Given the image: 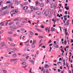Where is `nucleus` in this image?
I'll return each instance as SVG.
<instances>
[{
	"label": "nucleus",
	"instance_id": "1",
	"mask_svg": "<svg viewBox=\"0 0 73 73\" xmlns=\"http://www.w3.org/2000/svg\"><path fill=\"white\" fill-rule=\"evenodd\" d=\"M31 12H34L35 11V7H33V6H31Z\"/></svg>",
	"mask_w": 73,
	"mask_h": 73
},
{
	"label": "nucleus",
	"instance_id": "2",
	"mask_svg": "<svg viewBox=\"0 0 73 73\" xmlns=\"http://www.w3.org/2000/svg\"><path fill=\"white\" fill-rule=\"evenodd\" d=\"M11 12H14L13 13V14H16V13H17V10H14L13 11H11Z\"/></svg>",
	"mask_w": 73,
	"mask_h": 73
},
{
	"label": "nucleus",
	"instance_id": "3",
	"mask_svg": "<svg viewBox=\"0 0 73 73\" xmlns=\"http://www.w3.org/2000/svg\"><path fill=\"white\" fill-rule=\"evenodd\" d=\"M35 30H36V31H38V32H42V31H41V30L38 28H35Z\"/></svg>",
	"mask_w": 73,
	"mask_h": 73
},
{
	"label": "nucleus",
	"instance_id": "4",
	"mask_svg": "<svg viewBox=\"0 0 73 73\" xmlns=\"http://www.w3.org/2000/svg\"><path fill=\"white\" fill-rule=\"evenodd\" d=\"M35 4L36 6H38V5H40V4L38 3V1H36L35 2Z\"/></svg>",
	"mask_w": 73,
	"mask_h": 73
},
{
	"label": "nucleus",
	"instance_id": "5",
	"mask_svg": "<svg viewBox=\"0 0 73 73\" xmlns=\"http://www.w3.org/2000/svg\"><path fill=\"white\" fill-rule=\"evenodd\" d=\"M28 7L25 6L23 8V9L24 10H27V9H28Z\"/></svg>",
	"mask_w": 73,
	"mask_h": 73
},
{
	"label": "nucleus",
	"instance_id": "6",
	"mask_svg": "<svg viewBox=\"0 0 73 73\" xmlns=\"http://www.w3.org/2000/svg\"><path fill=\"white\" fill-rule=\"evenodd\" d=\"M46 12V11H45V9L43 10L42 12V15H45Z\"/></svg>",
	"mask_w": 73,
	"mask_h": 73
},
{
	"label": "nucleus",
	"instance_id": "7",
	"mask_svg": "<svg viewBox=\"0 0 73 73\" xmlns=\"http://www.w3.org/2000/svg\"><path fill=\"white\" fill-rule=\"evenodd\" d=\"M30 34L31 35H34V33H33V32L32 31H30Z\"/></svg>",
	"mask_w": 73,
	"mask_h": 73
},
{
	"label": "nucleus",
	"instance_id": "8",
	"mask_svg": "<svg viewBox=\"0 0 73 73\" xmlns=\"http://www.w3.org/2000/svg\"><path fill=\"white\" fill-rule=\"evenodd\" d=\"M36 14L37 15H41V12L40 11H37L36 12Z\"/></svg>",
	"mask_w": 73,
	"mask_h": 73
},
{
	"label": "nucleus",
	"instance_id": "9",
	"mask_svg": "<svg viewBox=\"0 0 73 73\" xmlns=\"http://www.w3.org/2000/svg\"><path fill=\"white\" fill-rule=\"evenodd\" d=\"M51 32H53L54 31V29L53 27H51Z\"/></svg>",
	"mask_w": 73,
	"mask_h": 73
},
{
	"label": "nucleus",
	"instance_id": "10",
	"mask_svg": "<svg viewBox=\"0 0 73 73\" xmlns=\"http://www.w3.org/2000/svg\"><path fill=\"white\" fill-rule=\"evenodd\" d=\"M12 57L14 58H15V57H17V55H16V54H14L13 55Z\"/></svg>",
	"mask_w": 73,
	"mask_h": 73
},
{
	"label": "nucleus",
	"instance_id": "11",
	"mask_svg": "<svg viewBox=\"0 0 73 73\" xmlns=\"http://www.w3.org/2000/svg\"><path fill=\"white\" fill-rule=\"evenodd\" d=\"M8 33L9 35H12L13 33L12 31H10L8 32Z\"/></svg>",
	"mask_w": 73,
	"mask_h": 73
},
{
	"label": "nucleus",
	"instance_id": "12",
	"mask_svg": "<svg viewBox=\"0 0 73 73\" xmlns=\"http://www.w3.org/2000/svg\"><path fill=\"white\" fill-rule=\"evenodd\" d=\"M46 4H48V3L50 2V0H46Z\"/></svg>",
	"mask_w": 73,
	"mask_h": 73
},
{
	"label": "nucleus",
	"instance_id": "13",
	"mask_svg": "<svg viewBox=\"0 0 73 73\" xmlns=\"http://www.w3.org/2000/svg\"><path fill=\"white\" fill-rule=\"evenodd\" d=\"M54 7V5H53V4L51 3L50 4V7L51 8H53Z\"/></svg>",
	"mask_w": 73,
	"mask_h": 73
},
{
	"label": "nucleus",
	"instance_id": "14",
	"mask_svg": "<svg viewBox=\"0 0 73 73\" xmlns=\"http://www.w3.org/2000/svg\"><path fill=\"white\" fill-rule=\"evenodd\" d=\"M49 67V65H48V64H46L44 66V68H48Z\"/></svg>",
	"mask_w": 73,
	"mask_h": 73
},
{
	"label": "nucleus",
	"instance_id": "15",
	"mask_svg": "<svg viewBox=\"0 0 73 73\" xmlns=\"http://www.w3.org/2000/svg\"><path fill=\"white\" fill-rule=\"evenodd\" d=\"M44 6V3H42L40 4V6L41 7H43Z\"/></svg>",
	"mask_w": 73,
	"mask_h": 73
},
{
	"label": "nucleus",
	"instance_id": "16",
	"mask_svg": "<svg viewBox=\"0 0 73 73\" xmlns=\"http://www.w3.org/2000/svg\"><path fill=\"white\" fill-rule=\"evenodd\" d=\"M46 16H48V15L49 14V13H48L47 12H46L44 14Z\"/></svg>",
	"mask_w": 73,
	"mask_h": 73
},
{
	"label": "nucleus",
	"instance_id": "17",
	"mask_svg": "<svg viewBox=\"0 0 73 73\" xmlns=\"http://www.w3.org/2000/svg\"><path fill=\"white\" fill-rule=\"evenodd\" d=\"M8 40H10V41H12L13 40L12 38L10 37L8 38Z\"/></svg>",
	"mask_w": 73,
	"mask_h": 73
},
{
	"label": "nucleus",
	"instance_id": "18",
	"mask_svg": "<svg viewBox=\"0 0 73 73\" xmlns=\"http://www.w3.org/2000/svg\"><path fill=\"white\" fill-rule=\"evenodd\" d=\"M36 41L35 40H34L33 41L32 45H33V44H36Z\"/></svg>",
	"mask_w": 73,
	"mask_h": 73
},
{
	"label": "nucleus",
	"instance_id": "19",
	"mask_svg": "<svg viewBox=\"0 0 73 73\" xmlns=\"http://www.w3.org/2000/svg\"><path fill=\"white\" fill-rule=\"evenodd\" d=\"M67 42L66 41V40H64V45H66V43Z\"/></svg>",
	"mask_w": 73,
	"mask_h": 73
},
{
	"label": "nucleus",
	"instance_id": "20",
	"mask_svg": "<svg viewBox=\"0 0 73 73\" xmlns=\"http://www.w3.org/2000/svg\"><path fill=\"white\" fill-rule=\"evenodd\" d=\"M48 27H47L45 28L44 31H45L46 32H47V31H48Z\"/></svg>",
	"mask_w": 73,
	"mask_h": 73
},
{
	"label": "nucleus",
	"instance_id": "21",
	"mask_svg": "<svg viewBox=\"0 0 73 73\" xmlns=\"http://www.w3.org/2000/svg\"><path fill=\"white\" fill-rule=\"evenodd\" d=\"M27 13H32V11L31 12V11L29 10H27Z\"/></svg>",
	"mask_w": 73,
	"mask_h": 73
},
{
	"label": "nucleus",
	"instance_id": "22",
	"mask_svg": "<svg viewBox=\"0 0 73 73\" xmlns=\"http://www.w3.org/2000/svg\"><path fill=\"white\" fill-rule=\"evenodd\" d=\"M25 60L24 58H22L20 60L22 61H25Z\"/></svg>",
	"mask_w": 73,
	"mask_h": 73
},
{
	"label": "nucleus",
	"instance_id": "23",
	"mask_svg": "<svg viewBox=\"0 0 73 73\" xmlns=\"http://www.w3.org/2000/svg\"><path fill=\"white\" fill-rule=\"evenodd\" d=\"M38 38H44V37L42 36H38Z\"/></svg>",
	"mask_w": 73,
	"mask_h": 73
},
{
	"label": "nucleus",
	"instance_id": "24",
	"mask_svg": "<svg viewBox=\"0 0 73 73\" xmlns=\"http://www.w3.org/2000/svg\"><path fill=\"white\" fill-rule=\"evenodd\" d=\"M2 45L3 46H5V44L4 42H3L2 43Z\"/></svg>",
	"mask_w": 73,
	"mask_h": 73
},
{
	"label": "nucleus",
	"instance_id": "25",
	"mask_svg": "<svg viewBox=\"0 0 73 73\" xmlns=\"http://www.w3.org/2000/svg\"><path fill=\"white\" fill-rule=\"evenodd\" d=\"M28 54H23V56H28Z\"/></svg>",
	"mask_w": 73,
	"mask_h": 73
},
{
	"label": "nucleus",
	"instance_id": "26",
	"mask_svg": "<svg viewBox=\"0 0 73 73\" xmlns=\"http://www.w3.org/2000/svg\"><path fill=\"white\" fill-rule=\"evenodd\" d=\"M29 36L30 38H32V35L30 34H29Z\"/></svg>",
	"mask_w": 73,
	"mask_h": 73
},
{
	"label": "nucleus",
	"instance_id": "27",
	"mask_svg": "<svg viewBox=\"0 0 73 73\" xmlns=\"http://www.w3.org/2000/svg\"><path fill=\"white\" fill-rule=\"evenodd\" d=\"M28 48H29V47H26L24 50V51H26V50L27 49H28Z\"/></svg>",
	"mask_w": 73,
	"mask_h": 73
},
{
	"label": "nucleus",
	"instance_id": "28",
	"mask_svg": "<svg viewBox=\"0 0 73 73\" xmlns=\"http://www.w3.org/2000/svg\"><path fill=\"white\" fill-rule=\"evenodd\" d=\"M10 45L11 46H15L16 45L15 44L11 43L10 44Z\"/></svg>",
	"mask_w": 73,
	"mask_h": 73
},
{
	"label": "nucleus",
	"instance_id": "29",
	"mask_svg": "<svg viewBox=\"0 0 73 73\" xmlns=\"http://www.w3.org/2000/svg\"><path fill=\"white\" fill-rule=\"evenodd\" d=\"M4 65L5 66H9V63H6Z\"/></svg>",
	"mask_w": 73,
	"mask_h": 73
},
{
	"label": "nucleus",
	"instance_id": "30",
	"mask_svg": "<svg viewBox=\"0 0 73 73\" xmlns=\"http://www.w3.org/2000/svg\"><path fill=\"white\" fill-rule=\"evenodd\" d=\"M65 9H66V10H69V8L67 7L66 6H65Z\"/></svg>",
	"mask_w": 73,
	"mask_h": 73
},
{
	"label": "nucleus",
	"instance_id": "31",
	"mask_svg": "<svg viewBox=\"0 0 73 73\" xmlns=\"http://www.w3.org/2000/svg\"><path fill=\"white\" fill-rule=\"evenodd\" d=\"M46 47V46H41V48H43L44 49H45Z\"/></svg>",
	"mask_w": 73,
	"mask_h": 73
},
{
	"label": "nucleus",
	"instance_id": "32",
	"mask_svg": "<svg viewBox=\"0 0 73 73\" xmlns=\"http://www.w3.org/2000/svg\"><path fill=\"white\" fill-rule=\"evenodd\" d=\"M1 69H6L5 67H1Z\"/></svg>",
	"mask_w": 73,
	"mask_h": 73
},
{
	"label": "nucleus",
	"instance_id": "33",
	"mask_svg": "<svg viewBox=\"0 0 73 73\" xmlns=\"http://www.w3.org/2000/svg\"><path fill=\"white\" fill-rule=\"evenodd\" d=\"M20 30H21V31H24V30H25V29L23 28H22Z\"/></svg>",
	"mask_w": 73,
	"mask_h": 73
},
{
	"label": "nucleus",
	"instance_id": "34",
	"mask_svg": "<svg viewBox=\"0 0 73 73\" xmlns=\"http://www.w3.org/2000/svg\"><path fill=\"white\" fill-rule=\"evenodd\" d=\"M26 64H27V63H26V62H23V65H26Z\"/></svg>",
	"mask_w": 73,
	"mask_h": 73
},
{
	"label": "nucleus",
	"instance_id": "35",
	"mask_svg": "<svg viewBox=\"0 0 73 73\" xmlns=\"http://www.w3.org/2000/svg\"><path fill=\"white\" fill-rule=\"evenodd\" d=\"M54 44H55V45H56V46H58V45H57V43H56V41H54Z\"/></svg>",
	"mask_w": 73,
	"mask_h": 73
},
{
	"label": "nucleus",
	"instance_id": "36",
	"mask_svg": "<svg viewBox=\"0 0 73 73\" xmlns=\"http://www.w3.org/2000/svg\"><path fill=\"white\" fill-rule=\"evenodd\" d=\"M4 32V31L2 30L0 31V34H1V33H3Z\"/></svg>",
	"mask_w": 73,
	"mask_h": 73
},
{
	"label": "nucleus",
	"instance_id": "37",
	"mask_svg": "<svg viewBox=\"0 0 73 73\" xmlns=\"http://www.w3.org/2000/svg\"><path fill=\"white\" fill-rule=\"evenodd\" d=\"M9 50V51H11V50H13V49H12V48H10V49H9L8 48L7 49V50Z\"/></svg>",
	"mask_w": 73,
	"mask_h": 73
},
{
	"label": "nucleus",
	"instance_id": "38",
	"mask_svg": "<svg viewBox=\"0 0 73 73\" xmlns=\"http://www.w3.org/2000/svg\"><path fill=\"white\" fill-rule=\"evenodd\" d=\"M46 72L47 73H49V71H48V69L46 70Z\"/></svg>",
	"mask_w": 73,
	"mask_h": 73
},
{
	"label": "nucleus",
	"instance_id": "39",
	"mask_svg": "<svg viewBox=\"0 0 73 73\" xmlns=\"http://www.w3.org/2000/svg\"><path fill=\"white\" fill-rule=\"evenodd\" d=\"M50 50L49 51V52H51V50H52V47H51V46H50Z\"/></svg>",
	"mask_w": 73,
	"mask_h": 73
},
{
	"label": "nucleus",
	"instance_id": "40",
	"mask_svg": "<svg viewBox=\"0 0 73 73\" xmlns=\"http://www.w3.org/2000/svg\"><path fill=\"white\" fill-rule=\"evenodd\" d=\"M64 13L65 15H67L68 14V11H65Z\"/></svg>",
	"mask_w": 73,
	"mask_h": 73
},
{
	"label": "nucleus",
	"instance_id": "41",
	"mask_svg": "<svg viewBox=\"0 0 73 73\" xmlns=\"http://www.w3.org/2000/svg\"><path fill=\"white\" fill-rule=\"evenodd\" d=\"M16 24H17V25H19L20 23L19 22H17L16 23Z\"/></svg>",
	"mask_w": 73,
	"mask_h": 73
},
{
	"label": "nucleus",
	"instance_id": "42",
	"mask_svg": "<svg viewBox=\"0 0 73 73\" xmlns=\"http://www.w3.org/2000/svg\"><path fill=\"white\" fill-rule=\"evenodd\" d=\"M3 49V46H1L0 47V49Z\"/></svg>",
	"mask_w": 73,
	"mask_h": 73
},
{
	"label": "nucleus",
	"instance_id": "43",
	"mask_svg": "<svg viewBox=\"0 0 73 73\" xmlns=\"http://www.w3.org/2000/svg\"><path fill=\"white\" fill-rule=\"evenodd\" d=\"M51 42H52V41L51 40H50L48 42V44H49V43H51Z\"/></svg>",
	"mask_w": 73,
	"mask_h": 73
},
{
	"label": "nucleus",
	"instance_id": "44",
	"mask_svg": "<svg viewBox=\"0 0 73 73\" xmlns=\"http://www.w3.org/2000/svg\"><path fill=\"white\" fill-rule=\"evenodd\" d=\"M70 38H68V40H67V42H68V44H69V41H70Z\"/></svg>",
	"mask_w": 73,
	"mask_h": 73
},
{
	"label": "nucleus",
	"instance_id": "45",
	"mask_svg": "<svg viewBox=\"0 0 73 73\" xmlns=\"http://www.w3.org/2000/svg\"><path fill=\"white\" fill-rule=\"evenodd\" d=\"M13 36L14 37H15L16 36H17V34H14L13 35Z\"/></svg>",
	"mask_w": 73,
	"mask_h": 73
},
{
	"label": "nucleus",
	"instance_id": "46",
	"mask_svg": "<svg viewBox=\"0 0 73 73\" xmlns=\"http://www.w3.org/2000/svg\"><path fill=\"white\" fill-rule=\"evenodd\" d=\"M40 27L41 28H44V25H42V26H41Z\"/></svg>",
	"mask_w": 73,
	"mask_h": 73
},
{
	"label": "nucleus",
	"instance_id": "47",
	"mask_svg": "<svg viewBox=\"0 0 73 73\" xmlns=\"http://www.w3.org/2000/svg\"><path fill=\"white\" fill-rule=\"evenodd\" d=\"M3 73H5L7 72V71L5 70H3Z\"/></svg>",
	"mask_w": 73,
	"mask_h": 73
},
{
	"label": "nucleus",
	"instance_id": "48",
	"mask_svg": "<svg viewBox=\"0 0 73 73\" xmlns=\"http://www.w3.org/2000/svg\"><path fill=\"white\" fill-rule=\"evenodd\" d=\"M19 3V2H18V1H15V4H18Z\"/></svg>",
	"mask_w": 73,
	"mask_h": 73
},
{
	"label": "nucleus",
	"instance_id": "49",
	"mask_svg": "<svg viewBox=\"0 0 73 73\" xmlns=\"http://www.w3.org/2000/svg\"><path fill=\"white\" fill-rule=\"evenodd\" d=\"M9 28H13V26H11L9 27Z\"/></svg>",
	"mask_w": 73,
	"mask_h": 73
},
{
	"label": "nucleus",
	"instance_id": "50",
	"mask_svg": "<svg viewBox=\"0 0 73 73\" xmlns=\"http://www.w3.org/2000/svg\"><path fill=\"white\" fill-rule=\"evenodd\" d=\"M13 61H16V60H18V59L16 58V59H13Z\"/></svg>",
	"mask_w": 73,
	"mask_h": 73
},
{
	"label": "nucleus",
	"instance_id": "51",
	"mask_svg": "<svg viewBox=\"0 0 73 73\" xmlns=\"http://www.w3.org/2000/svg\"><path fill=\"white\" fill-rule=\"evenodd\" d=\"M30 40H27L25 42V43H28V42H29Z\"/></svg>",
	"mask_w": 73,
	"mask_h": 73
},
{
	"label": "nucleus",
	"instance_id": "52",
	"mask_svg": "<svg viewBox=\"0 0 73 73\" xmlns=\"http://www.w3.org/2000/svg\"><path fill=\"white\" fill-rule=\"evenodd\" d=\"M36 54H38V53H39V51H36Z\"/></svg>",
	"mask_w": 73,
	"mask_h": 73
},
{
	"label": "nucleus",
	"instance_id": "53",
	"mask_svg": "<svg viewBox=\"0 0 73 73\" xmlns=\"http://www.w3.org/2000/svg\"><path fill=\"white\" fill-rule=\"evenodd\" d=\"M11 3V1H7L6 2V3L7 4H8L9 3Z\"/></svg>",
	"mask_w": 73,
	"mask_h": 73
},
{
	"label": "nucleus",
	"instance_id": "54",
	"mask_svg": "<svg viewBox=\"0 0 73 73\" xmlns=\"http://www.w3.org/2000/svg\"><path fill=\"white\" fill-rule=\"evenodd\" d=\"M3 2V1H2L0 2V5H1V4H2Z\"/></svg>",
	"mask_w": 73,
	"mask_h": 73
},
{
	"label": "nucleus",
	"instance_id": "55",
	"mask_svg": "<svg viewBox=\"0 0 73 73\" xmlns=\"http://www.w3.org/2000/svg\"><path fill=\"white\" fill-rule=\"evenodd\" d=\"M6 8H7V7H3V8H2V9H6Z\"/></svg>",
	"mask_w": 73,
	"mask_h": 73
},
{
	"label": "nucleus",
	"instance_id": "56",
	"mask_svg": "<svg viewBox=\"0 0 73 73\" xmlns=\"http://www.w3.org/2000/svg\"><path fill=\"white\" fill-rule=\"evenodd\" d=\"M42 41V39H41L40 41V42H39V44H40L41 43V41Z\"/></svg>",
	"mask_w": 73,
	"mask_h": 73
},
{
	"label": "nucleus",
	"instance_id": "57",
	"mask_svg": "<svg viewBox=\"0 0 73 73\" xmlns=\"http://www.w3.org/2000/svg\"><path fill=\"white\" fill-rule=\"evenodd\" d=\"M17 32H18V33H19V32H20V31L19 30H17Z\"/></svg>",
	"mask_w": 73,
	"mask_h": 73
},
{
	"label": "nucleus",
	"instance_id": "58",
	"mask_svg": "<svg viewBox=\"0 0 73 73\" xmlns=\"http://www.w3.org/2000/svg\"><path fill=\"white\" fill-rule=\"evenodd\" d=\"M52 48L53 49H55L56 48V46H53Z\"/></svg>",
	"mask_w": 73,
	"mask_h": 73
},
{
	"label": "nucleus",
	"instance_id": "59",
	"mask_svg": "<svg viewBox=\"0 0 73 73\" xmlns=\"http://www.w3.org/2000/svg\"><path fill=\"white\" fill-rule=\"evenodd\" d=\"M17 28H21V27L20 25H18L17 26Z\"/></svg>",
	"mask_w": 73,
	"mask_h": 73
},
{
	"label": "nucleus",
	"instance_id": "60",
	"mask_svg": "<svg viewBox=\"0 0 73 73\" xmlns=\"http://www.w3.org/2000/svg\"><path fill=\"white\" fill-rule=\"evenodd\" d=\"M35 10H38V7L35 8Z\"/></svg>",
	"mask_w": 73,
	"mask_h": 73
},
{
	"label": "nucleus",
	"instance_id": "61",
	"mask_svg": "<svg viewBox=\"0 0 73 73\" xmlns=\"http://www.w3.org/2000/svg\"><path fill=\"white\" fill-rule=\"evenodd\" d=\"M31 62L33 64H34V61H31Z\"/></svg>",
	"mask_w": 73,
	"mask_h": 73
},
{
	"label": "nucleus",
	"instance_id": "62",
	"mask_svg": "<svg viewBox=\"0 0 73 73\" xmlns=\"http://www.w3.org/2000/svg\"><path fill=\"white\" fill-rule=\"evenodd\" d=\"M26 46H29V44H26Z\"/></svg>",
	"mask_w": 73,
	"mask_h": 73
},
{
	"label": "nucleus",
	"instance_id": "63",
	"mask_svg": "<svg viewBox=\"0 0 73 73\" xmlns=\"http://www.w3.org/2000/svg\"><path fill=\"white\" fill-rule=\"evenodd\" d=\"M71 43L73 42V39H71Z\"/></svg>",
	"mask_w": 73,
	"mask_h": 73
},
{
	"label": "nucleus",
	"instance_id": "64",
	"mask_svg": "<svg viewBox=\"0 0 73 73\" xmlns=\"http://www.w3.org/2000/svg\"><path fill=\"white\" fill-rule=\"evenodd\" d=\"M2 70H1L0 69V73H2Z\"/></svg>",
	"mask_w": 73,
	"mask_h": 73
}]
</instances>
